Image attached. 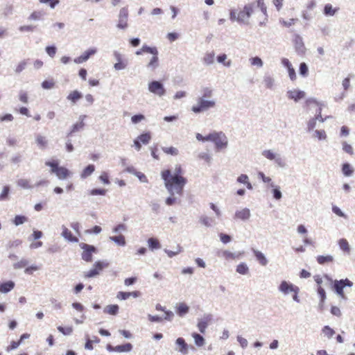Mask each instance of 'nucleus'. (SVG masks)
Wrapping results in <instances>:
<instances>
[{
    "label": "nucleus",
    "mask_w": 355,
    "mask_h": 355,
    "mask_svg": "<svg viewBox=\"0 0 355 355\" xmlns=\"http://www.w3.org/2000/svg\"><path fill=\"white\" fill-rule=\"evenodd\" d=\"M161 176L164 181L166 189L171 196L175 193L179 196L182 195L187 180L183 176V170L180 165L175 166L173 175L170 170L166 169L162 171Z\"/></svg>",
    "instance_id": "1"
},
{
    "label": "nucleus",
    "mask_w": 355,
    "mask_h": 355,
    "mask_svg": "<svg viewBox=\"0 0 355 355\" xmlns=\"http://www.w3.org/2000/svg\"><path fill=\"white\" fill-rule=\"evenodd\" d=\"M253 12L254 5L248 3L245 5L242 10H231L230 12V18L232 21L236 20L239 23L248 24Z\"/></svg>",
    "instance_id": "2"
},
{
    "label": "nucleus",
    "mask_w": 355,
    "mask_h": 355,
    "mask_svg": "<svg viewBox=\"0 0 355 355\" xmlns=\"http://www.w3.org/2000/svg\"><path fill=\"white\" fill-rule=\"evenodd\" d=\"M45 165L51 168V172L55 173L60 180L67 179L71 172L64 166H60L57 160L47 161Z\"/></svg>",
    "instance_id": "3"
},
{
    "label": "nucleus",
    "mask_w": 355,
    "mask_h": 355,
    "mask_svg": "<svg viewBox=\"0 0 355 355\" xmlns=\"http://www.w3.org/2000/svg\"><path fill=\"white\" fill-rule=\"evenodd\" d=\"M208 139L214 143L218 150L225 148L227 146V138L223 132H214L208 135Z\"/></svg>",
    "instance_id": "4"
},
{
    "label": "nucleus",
    "mask_w": 355,
    "mask_h": 355,
    "mask_svg": "<svg viewBox=\"0 0 355 355\" xmlns=\"http://www.w3.org/2000/svg\"><path fill=\"white\" fill-rule=\"evenodd\" d=\"M216 102L214 100H207L203 98H198L197 104L193 105L191 110L195 113H200L214 107Z\"/></svg>",
    "instance_id": "5"
},
{
    "label": "nucleus",
    "mask_w": 355,
    "mask_h": 355,
    "mask_svg": "<svg viewBox=\"0 0 355 355\" xmlns=\"http://www.w3.org/2000/svg\"><path fill=\"white\" fill-rule=\"evenodd\" d=\"M79 245L83 249L82 259L87 262H92V254L96 252V248L94 245L85 243H81Z\"/></svg>",
    "instance_id": "6"
},
{
    "label": "nucleus",
    "mask_w": 355,
    "mask_h": 355,
    "mask_svg": "<svg viewBox=\"0 0 355 355\" xmlns=\"http://www.w3.org/2000/svg\"><path fill=\"white\" fill-rule=\"evenodd\" d=\"M353 283L348 279L336 280L334 284V288L336 293L343 299H346L345 294L344 293L343 288L345 286L351 287Z\"/></svg>",
    "instance_id": "7"
},
{
    "label": "nucleus",
    "mask_w": 355,
    "mask_h": 355,
    "mask_svg": "<svg viewBox=\"0 0 355 355\" xmlns=\"http://www.w3.org/2000/svg\"><path fill=\"white\" fill-rule=\"evenodd\" d=\"M148 90L159 96H162L166 93L164 85L159 81L153 80L148 84Z\"/></svg>",
    "instance_id": "8"
},
{
    "label": "nucleus",
    "mask_w": 355,
    "mask_h": 355,
    "mask_svg": "<svg viewBox=\"0 0 355 355\" xmlns=\"http://www.w3.org/2000/svg\"><path fill=\"white\" fill-rule=\"evenodd\" d=\"M107 263L101 261H96L94 264L93 268L90 270L85 273L84 277L85 278L95 277L98 275L104 268L107 267Z\"/></svg>",
    "instance_id": "9"
},
{
    "label": "nucleus",
    "mask_w": 355,
    "mask_h": 355,
    "mask_svg": "<svg viewBox=\"0 0 355 355\" xmlns=\"http://www.w3.org/2000/svg\"><path fill=\"white\" fill-rule=\"evenodd\" d=\"M128 10L125 8H122L120 10L119 16L118 28L123 29L128 27Z\"/></svg>",
    "instance_id": "10"
},
{
    "label": "nucleus",
    "mask_w": 355,
    "mask_h": 355,
    "mask_svg": "<svg viewBox=\"0 0 355 355\" xmlns=\"http://www.w3.org/2000/svg\"><path fill=\"white\" fill-rule=\"evenodd\" d=\"M211 320L212 317L211 315H206L198 321V328L202 334H204L205 332V329L207 327L208 324L211 322Z\"/></svg>",
    "instance_id": "11"
},
{
    "label": "nucleus",
    "mask_w": 355,
    "mask_h": 355,
    "mask_svg": "<svg viewBox=\"0 0 355 355\" xmlns=\"http://www.w3.org/2000/svg\"><path fill=\"white\" fill-rule=\"evenodd\" d=\"M96 52L95 49H90L85 51L81 55L74 59L76 63H83L87 61L90 56L94 55Z\"/></svg>",
    "instance_id": "12"
},
{
    "label": "nucleus",
    "mask_w": 355,
    "mask_h": 355,
    "mask_svg": "<svg viewBox=\"0 0 355 355\" xmlns=\"http://www.w3.org/2000/svg\"><path fill=\"white\" fill-rule=\"evenodd\" d=\"M139 295H140V292L138 291H132V292L119 291L116 295V297H117V299H119L120 300H125L130 298V297H137Z\"/></svg>",
    "instance_id": "13"
},
{
    "label": "nucleus",
    "mask_w": 355,
    "mask_h": 355,
    "mask_svg": "<svg viewBox=\"0 0 355 355\" xmlns=\"http://www.w3.org/2000/svg\"><path fill=\"white\" fill-rule=\"evenodd\" d=\"M287 96L290 99L297 101L298 100L302 99L305 96V93L303 91L293 89L287 92Z\"/></svg>",
    "instance_id": "14"
},
{
    "label": "nucleus",
    "mask_w": 355,
    "mask_h": 355,
    "mask_svg": "<svg viewBox=\"0 0 355 355\" xmlns=\"http://www.w3.org/2000/svg\"><path fill=\"white\" fill-rule=\"evenodd\" d=\"M62 236L68 241L73 242V243H77L78 242V239L73 236L72 232L65 226H62Z\"/></svg>",
    "instance_id": "15"
},
{
    "label": "nucleus",
    "mask_w": 355,
    "mask_h": 355,
    "mask_svg": "<svg viewBox=\"0 0 355 355\" xmlns=\"http://www.w3.org/2000/svg\"><path fill=\"white\" fill-rule=\"evenodd\" d=\"M297 288V286H294V285H293L291 284H288L286 281L282 282V283H281V284L279 286L280 291H282L284 294H288V293H291V292L293 293V291H296Z\"/></svg>",
    "instance_id": "16"
},
{
    "label": "nucleus",
    "mask_w": 355,
    "mask_h": 355,
    "mask_svg": "<svg viewBox=\"0 0 355 355\" xmlns=\"http://www.w3.org/2000/svg\"><path fill=\"white\" fill-rule=\"evenodd\" d=\"M176 344L180 346L179 352L185 355L188 353L189 347L185 340L182 338H178L176 340Z\"/></svg>",
    "instance_id": "17"
},
{
    "label": "nucleus",
    "mask_w": 355,
    "mask_h": 355,
    "mask_svg": "<svg viewBox=\"0 0 355 355\" xmlns=\"http://www.w3.org/2000/svg\"><path fill=\"white\" fill-rule=\"evenodd\" d=\"M15 287V283L12 281H8L6 282L2 283L0 284V293H6L11 290H12Z\"/></svg>",
    "instance_id": "18"
},
{
    "label": "nucleus",
    "mask_w": 355,
    "mask_h": 355,
    "mask_svg": "<svg viewBox=\"0 0 355 355\" xmlns=\"http://www.w3.org/2000/svg\"><path fill=\"white\" fill-rule=\"evenodd\" d=\"M83 97L82 94L78 90L72 91L69 94L67 98L73 103H76Z\"/></svg>",
    "instance_id": "19"
},
{
    "label": "nucleus",
    "mask_w": 355,
    "mask_h": 355,
    "mask_svg": "<svg viewBox=\"0 0 355 355\" xmlns=\"http://www.w3.org/2000/svg\"><path fill=\"white\" fill-rule=\"evenodd\" d=\"M250 216V210L247 208L238 211L235 214V218L241 220H247Z\"/></svg>",
    "instance_id": "20"
},
{
    "label": "nucleus",
    "mask_w": 355,
    "mask_h": 355,
    "mask_svg": "<svg viewBox=\"0 0 355 355\" xmlns=\"http://www.w3.org/2000/svg\"><path fill=\"white\" fill-rule=\"evenodd\" d=\"M119 307L117 304H110L105 307L103 312L105 313L115 315L119 312Z\"/></svg>",
    "instance_id": "21"
},
{
    "label": "nucleus",
    "mask_w": 355,
    "mask_h": 355,
    "mask_svg": "<svg viewBox=\"0 0 355 355\" xmlns=\"http://www.w3.org/2000/svg\"><path fill=\"white\" fill-rule=\"evenodd\" d=\"M318 263L320 265L332 263L334 261V257L331 255H319L316 257Z\"/></svg>",
    "instance_id": "22"
},
{
    "label": "nucleus",
    "mask_w": 355,
    "mask_h": 355,
    "mask_svg": "<svg viewBox=\"0 0 355 355\" xmlns=\"http://www.w3.org/2000/svg\"><path fill=\"white\" fill-rule=\"evenodd\" d=\"M189 306L184 302L179 303L177 305V313L180 316H183L189 312Z\"/></svg>",
    "instance_id": "23"
},
{
    "label": "nucleus",
    "mask_w": 355,
    "mask_h": 355,
    "mask_svg": "<svg viewBox=\"0 0 355 355\" xmlns=\"http://www.w3.org/2000/svg\"><path fill=\"white\" fill-rule=\"evenodd\" d=\"M132 345L130 343H125L123 345H116L114 347V352H128L131 351Z\"/></svg>",
    "instance_id": "24"
},
{
    "label": "nucleus",
    "mask_w": 355,
    "mask_h": 355,
    "mask_svg": "<svg viewBox=\"0 0 355 355\" xmlns=\"http://www.w3.org/2000/svg\"><path fill=\"white\" fill-rule=\"evenodd\" d=\"M159 65L158 54H153L150 62L147 64V67L152 70L155 69Z\"/></svg>",
    "instance_id": "25"
},
{
    "label": "nucleus",
    "mask_w": 355,
    "mask_h": 355,
    "mask_svg": "<svg viewBox=\"0 0 355 355\" xmlns=\"http://www.w3.org/2000/svg\"><path fill=\"white\" fill-rule=\"evenodd\" d=\"M254 254L257 261L262 266H266L268 263V261L263 254L258 250H254Z\"/></svg>",
    "instance_id": "26"
},
{
    "label": "nucleus",
    "mask_w": 355,
    "mask_h": 355,
    "mask_svg": "<svg viewBox=\"0 0 355 355\" xmlns=\"http://www.w3.org/2000/svg\"><path fill=\"white\" fill-rule=\"evenodd\" d=\"M340 248L345 252L349 253L350 248L348 241L345 239H340L338 241Z\"/></svg>",
    "instance_id": "27"
},
{
    "label": "nucleus",
    "mask_w": 355,
    "mask_h": 355,
    "mask_svg": "<svg viewBox=\"0 0 355 355\" xmlns=\"http://www.w3.org/2000/svg\"><path fill=\"white\" fill-rule=\"evenodd\" d=\"M95 170V167L92 164L88 165L86 168H84L83 172L81 173V178H86L89 176Z\"/></svg>",
    "instance_id": "28"
},
{
    "label": "nucleus",
    "mask_w": 355,
    "mask_h": 355,
    "mask_svg": "<svg viewBox=\"0 0 355 355\" xmlns=\"http://www.w3.org/2000/svg\"><path fill=\"white\" fill-rule=\"evenodd\" d=\"M148 244L151 250L159 249L161 248L159 241L155 238H150L148 240Z\"/></svg>",
    "instance_id": "29"
},
{
    "label": "nucleus",
    "mask_w": 355,
    "mask_h": 355,
    "mask_svg": "<svg viewBox=\"0 0 355 355\" xmlns=\"http://www.w3.org/2000/svg\"><path fill=\"white\" fill-rule=\"evenodd\" d=\"M337 9L334 8L329 3H327L324 6V14L327 16H333L336 12Z\"/></svg>",
    "instance_id": "30"
},
{
    "label": "nucleus",
    "mask_w": 355,
    "mask_h": 355,
    "mask_svg": "<svg viewBox=\"0 0 355 355\" xmlns=\"http://www.w3.org/2000/svg\"><path fill=\"white\" fill-rule=\"evenodd\" d=\"M114 55L118 60V62L115 63V64H114V69L116 70H121V69H124L125 67L126 64L121 61V58L120 53H115Z\"/></svg>",
    "instance_id": "31"
},
{
    "label": "nucleus",
    "mask_w": 355,
    "mask_h": 355,
    "mask_svg": "<svg viewBox=\"0 0 355 355\" xmlns=\"http://www.w3.org/2000/svg\"><path fill=\"white\" fill-rule=\"evenodd\" d=\"M162 151L167 154V155H178V153H179V151L178 150V148H175V147H173V146H171V147H162Z\"/></svg>",
    "instance_id": "32"
},
{
    "label": "nucleus",
    "mask_w": 355,
    "mask_h": 355,
    "mask_svg": "<svg viewBox=\"0 0 355 355\" xmlns=\"http://www.w3.org/2000/svg\"><path fill=\"white\" fill-rule=\"evenodd\" d=\"M192 337L194 338L195 343L197 346L201 347L205 344L204 338L197 333L192 334Z\"/></svg>",
    "instance_id": "33"
},
{
    "label": "nucleus",
    "mask_w": 355,
    "mask_h": 355,
    "mask_svg": "<svg viewBox=\"0 0 355 355\" xmlns=\"http://www.w3.org/2000/svg\"><path fill=\"white\" fill-rule=\"evenodd\" d=\"M137 139L144 144H147L151 139V135L149 132L144 133L137 137Z\"/></svg>",
    "instance_id": "34"
},
{
    "label": "nucleus",
    "mask_w": 355,
    "mask_h": 355,
    "mask_svg": "<svg viewBox=\"0 0 355 355\" xmlns=\"http://www.w3.org/2000/svg\"><path fill=\"white\" fill-rule=\"evenodd\" d=\"M240 183L246 184L248 189H251L252 188V184L248 181V177L247 175L241 174L237 179Z\"/></svg>",
    "instance_id": "35"
},
{
    "label": "nucleus",
    "mask_w": 355,
    "mask_h": 355,
    "mask_svg": "<svg viewBox=\"0 0 355 355\" xmlns=\"http://www.w3.org/2000/svg\"><path fill=\"white\" fill-rule=\"evenodd\" d=\"M28 220L27 217L21 215H17L15 218L13 219V223L15 225H19Z\"/></svg>",
    "instance_id": "36"
},
{
    "label": "nucleus",
    "mask_w": 355,
    "mask_h": 355,
    "mask_svg": "<svg viewBox=\"0 0 355 355\" xmlns=\"http://www.w3.org/2000/svg\"><path fill=\"white\" fill-rule=\"evenodd\" d=\"M43 15H44V12L42 11H38V10L34 11L30 15V16L28 17V19L31 21L39 20V19H42Z\"/></svg>",
    "instance_id": "37"
},
{
    "label": "nucleus",
    "mask_w": 355,
    "mask_h": 355,
    "mask_svg": "<svg viewBox=\"0 0 355 355\" xmlns=\"http://www.w3.org/2000/svg\"><path fill=\"white\" fill-rule=\"evenodd\" d=\"M248 267L244 263L239 264L236 267V272L241 275H245L248 272Z\"/></svg>",
    "instance_id": "38"
},
{
    "label": "nucleus",
    "mask_w": 355,
    "mask_h": 355,
    "mask_svg": "<svg viewBox=\"0 0 355 355\" xmlns=\"http://www.w3.org/2000/svg\"><path fill=\"white\" fill-rule=\"evenodd\" d=\"M36 143L40 148H45L47 144V141L44 136L37 135L36 137Z\"/></svg>",
    "instance_id": "39"
},
{
    "label": "nucleus",
    "mask_w": 355,
    "mask_h": 355,
    "mask_svg": "<svg viewBox=\"0 0 355 355\" xmlns=\"http://www.w3.org/2000/svg\"><path fill=\"white\" fill-rule=\"evenodd\" d=\"M342 171L345 176H350L353 173V170L348 163H345L343 164Z\"/></svg>",
    "instance_id": "40"
},
{
    "label": "nucleus",
    "mask_w": 355,
    "mask_h": 355,
    "mask_svg": "<svg viewBox=\"0 0 355 355\" xmlns=\"http://www.w3.org/2000/svg\"><path fill=\"white\" fill-rule=\"evenodd\" d=\"M322 332L328 338H331L335 334L334 330L329 326H324L322 329Z\"/></svg>",
    "instance_id": "41"
},
{
    "label": "nucleus",
    "mask_w": 355,
    "mask_h": 355,
    "mask_svg": "<svg viewBox=\"0 0 355 355\" xmlns=\"http://www.w3.org/2000/svg\"><path fill=\"white\" fill-rule=\"evenodd\" d=\"M202 224L206 227H209L214 223V219L211 217L203 216L200 219Z\"/></svg>",
    "instance_id": "42"
},
{
    "label": "nucleus",
    "mask_w": 355,
    "mask_h": 355,
    "mask_svg": "<svg viewBox=\"0 0 355 355\" xmlns=\"http://www.w3.org/2000/svg\"><path fill=\"white\" fill-rule=\"evenodd\" d=\"M85 125V123L83 121L78 122V123H75L73 126H72V128L69 134V136L71 135L73 133L80 130V129H82Z\"/></svg>",
    "instance_id": "43"
},
{
    "label": "nucleus",
    "mask_w": 355,
    "mask_h": 355,
    "mask_svg": "<svg viewBox=\"0 0 355 355\" xmlns=\"http://www.w3.org/2000/svg\"><path fill=\"white\" fill-rule=\"evenodd\" d=\"M141 51H143L144 53L158 54V51L156 47H150L147 45H143V46L141 47Z\"/></svg>",
    "instance_id": "44"
},
{
    "label": "nucleus",
    "mask_w": 355,
    "mask_h": 355,
    "mask_svg": "<svg viewBox=\"0 0 355 355\" xmlns=\"http://www.w3.org/2000/svg\"><path fill=\"white\" fill-rule=\"evenodd\" d=\"M58 330L63 334L64 335H70L73 332V327H63L62 326L58 327Z\"/></svg>",
    "instance_id": "45"
},
{
    "label": "nucleus",
    "mask_w": 355,
    "mask_h": 355,
    "mask_svg": "<svg viewBox=\"0 0 355 355\" xmlns=\"http://www.w3.org/2000/svg\"><path fill=\"white\" fill-rule=\"evenodd\" d=\"M21 343L19 341V340L17 341L12 340L10 342V344L6 347V350L7 352H10L12 350H14V349L18 348V347L21 345Z\"/></svg>",
    "instance_id": "46"
},
{
    "label": "nucleus",
    "mask_w": 355,
    "mask_h": 355,
    "mask_svg": "<svg viewBox=\"0 0 355 355\" xmlns=\"http://www.w3.org/2000/svg\"><path fill=\"white\" fill-rule=\"evenodd\" d=\"M309 69L305 62H302L300 65V73L304 77L308 76Z\"/></svg>",
    "instance_id": "47"
},
{
    "label": "nucleus",
    "mask_w": 355,
    "mask_h": 355,
    "mask_svg": "<svg viewBox=\"0 0 355 355\" xmlns=\"http://www.w3.org/2000/svg\"><path fill=\"white\" fill-rule=\"evenodd\" d=\"M107 193V190L105 189H94L89 191V194L92 196H105Z\"/></svg>",
    "instance_id": "48"
},
{
    "label": "nucleus",
    "mask_w": 355,
    "mask_h": 355,
    "mask_svg": "<svg viewBox=\"0 0 355 355\" xmlns=\"http://www.w3.org/2000/svg\"><path fill=\"white\" fill-rule=\"evenodd\" d=\"M110 239L121 245H123L125 243V238L123 235L112 236Z\"/></svg>",
    "instance_id": "49"
},
{
    "label": "nucleus",
    "mask_w": 355,
    "mask_h": 355,
    "mask_svg": "<svg viewBox=\"0 0 355 355\" xmlns=\"http://www.w3.org/2000/svg\"><path fill=\"white\" fill-rule=\"evenodd\" d=\"M223 257L229 260V259H238L239 257V254H235L231 252H229V251H224L223 252Z\"/></svg>",
    "instance_id": "50"
},
{
    "label": "nucleus",
    "mask_w": 355,
    "mask_h": 355,
    "mask_svg": "<svg viewBox=\"0 0 355 355\" xmlns=\"http://www.w3.org/2000/svg\"><path fill=\"white\" fill-rule=\"evenodd\" d=\"M343 150L345 153H347L351 155L354 154V150H353L352 146L350 144H347L346 141H344L343 143Z\"/></svg>",
    "instance_id": "51"
},
{
    "label": "nucleus",
    "mask_w": 355,
    "mask_h": 355,
    "mask_svg": "<svg viewBox=\"0 0 355 355\" xmlns=\"http://www.w3.org/2000/svg\"><path fill=\"white\" fill-rule=\"evenodd\" d=\"M55 83L53 80H46L42 83V86L44 89H51L54 87Z\"/></svg>",
    "instance_id": "52"
},
{
    "label": "nucleus",
    "mask_w": 355,
    "mask_h": 355,
    "mask_svg": "<svg viewBox=\"0 0 355 355\" xmlns=\"http://www.w3.org/2000/svg\"><path fill=\"white\" fill-rule=\"evenodd\" d=\"M17 184L24 189L31 188V186L29 184V181L26 179H20L17 181Z\"/></svg>",
    "instance_id": "53"
},
{
    "label": "nucleus",
    "mask_w": 355,
    "mask_h": 355,
    "mask_svg": "<svg viewBox=\"0 0 355 355\" xmlns=\"http://www.w3.org/2000/svg\"><path fill=\"white\" fill-rule=\"evenodd\" d=\"M10 188L8 186H5L3 188L2 192L0 194V200H4L8 198Z\"/></svg>",
    "instance_id": "54"
},
{
    "label": "nucleus",
    "mask_w": 355,
    "mask_h": 355,
    "mask_svg": "<svg viewBox=\"0 0 355 355\" xmlns=\"http://www.w3.org/2000/svg\"><path fill=\"white\" fill-rule=\"evenodd\" d=\"M214 56L215 55L213 52L207 53L204 58V60L208 64H211L214 62Z\"/></svg>",
    "instance_id": "55"
},
{
    "label": "nucleus",
    "mask_w": 355,
    "mask_h": 355,
    "mask_svg": "<svg viewBox=\"0 0 355 355\" xmlns=\"http://www.w3.org/2000/svg\"><path fill=\"white\" fill-rule=\"evenodd\" d=\"M19 99L21 102L27 103L28 102V94L25 92L21 91L19 94Z\"/></svg>",
    "instance_id": "56"
},
{
    "label": "nucleus",
    "mask_w": 355,
    "mask_h": 355,
    "mask_svg": "<svg viewBox=\"0 0 355 355\" xmlns=\"http://www.w3.org/2000/svg\"><path fill=\"white\" fill-rule=\"evenodd\" d=\"M315 136L320 140H323L327 138V135L324 130H315Z\"/></svg>",
    "instance_id": "57"
},
{
    "label": "nucleus",
    "mask_w": 355,
    "mask_h": 355,
    "mask_svg": "<svg viewBox=\"0 0 355 355\" xmlns=\"http://www.w3.org/2000/svg\"><path fill=\"white\" fill-rule=\"evenodd\" d=\"M35 26H32V25H24V26H21L19 28V30L21 31V32H32L35 30Z\"/></svg>",
    "instance_id": "58"
},
{
    "label": "nucleus",
    "mask_w": 355,
    "mask_h": 355,
    "mask_svg": "<svg viewBox=\"0 0 355 355\" xmlns=\"http://www.w3.org/2000/svg\"><path fill=\"white\" fill-rule=\"evenodd\" d=\"M226 59H227V55L224 53L218 55L217 58V60L218 62L223 63V64L225 66H230L231 64V62L229 60L227 62H225Z\"/></svg>",
    "instance_id": "59"
},
{
    "label": "nucleus",
    "mask_w": 355,
    "mask_h": 355,
    "mask_svg": "<svg viewBox=\"0 0 355 355\" xmlns=\"http://www.w3.org/2000/svg\"><path fill=\"white\" fill-rule=\"evenodd\" d=\"M99 179L105 184H110L109 176L106 172H103L99 176Z\"/></svg>",
    "instance_id": "60"
},
{
    "label": "nucleus",
    "mask_w": 355,
    "mask_h": 355,
    "mask_svg": "<svg viewBox=\"0 0 355 355\" xmlns=\"http://www.w3.org/2000/svg\"><path fill=\"white\" fill-rule=\"evenodd\" d=\"M263 155L270 160H272L275 158V155L270 150H264Z\"/></svg>",
    "instance_id": "61"
},
{
    "label": "nucleus",
    "mask_w": 355,
    "mask_h": 355,
    "mask_svg": "<svg viewBox=\"0 0 355 355\" xmlns=\"http://www.w3.org/2000/svg\"><path fill=\"white\" fill-rule=\"evenodd\" d=\"M26 64H27V62L25 60L21 61V62H19L17 64V66L16 67L15 72L16 73H20L21 71H22L25 69Z\"/></svg>",
    "instance_id": "62"
},
{
    "label": "nucleus",
    "mask_w": 355,
    "mask_h": 355,
    "mask_svg": "<svg viewBox=\"0 0 355 355\" xmlns=\"http://www.w3.org/2000/svg\"><path fill=\"white\" fill-rule=\"evenodd\" d=\"M144 116L143 114H136V115H134L132 116L131 118V121L133 123H137L140 121H141L142 120L144 119Z\"/></svg>",
    "instance_id": "63"
},
{
    "label": "nucleus",
    "mask_w": 355,
    "mask_h": 355,
    "mask_svg": "<svg viewBox=\"0 0 355 355\" xmlns=\"http://www.w3.org/2000/svg\"><path fill=\"white\" fill-rule=\"evenodd\" d=\"M251 64L252 65H256L258 67H261L263 65V62L261 58L259 57H254L251 59Z\"/></svg>",
    "instance_id": "64"
}]
</instances>
